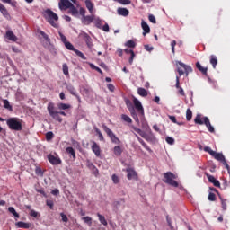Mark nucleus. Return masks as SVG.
Listing matches in <instances>:
<instances>
[{"mask_svg": "<svg viewBox=\"0 0 230 230\" xmlns=\"http://www.w3.org/2000/svg\"><path fill=\"white\" fill-rule=\"evenodd\" d=\"M204 152H208V154H209V155L214 157V159H216L217 161H220V163H222L223 165L226 168L227 172H230V166L227 164V161H226V156H224V154L217 153V152L213 151V149H211V147H209V146H205Z\"/></svg>", "mask_w": 230, "mask_h": 230, "instance_id": "f257e3e1", "label": "nucleus"}, {"mask_svg": "<svg viewBox=\"0 0 230 230\" xmlns=\"http://www.w3.org/2000/svg\"><path fill=\"white\" fill-rule=\"evenodd\" d=\"M6 125L10 130H14L15 132H21L22 130V122L19 118H9L6 120Z\"/></svg>", "mask_w": 230, "mask_h": 230, "instance_id": "f03ea898", "label": "nucleus"}, {"mask_svg": "<svg viewBox=\"0 0 230 230\" xmlns=\"http://www.w3.org/2000/svg\"><path fill=\"white\" fill-rule=\"evenodd\" d=\"M194 122L196 123V125H206L207 128L208 129V132H215V128L211 126V122L209 121V118L208 117H204L202 119V115L198 114L194 119Z\"/></svg>", "mask_w": 230, "mask_h": 230, "instance_id": "7ed1b4c3", "label": "nucleus"}, {"mask_svg": "<svg viewBox=\"0 0 230 230\" xmlns=\"http://www.w3.org/2000/svg\"><path fill=\"white\" fill-rule=\"evenodd\" d=\"M175 179H177V175H175L172 172H167L164 173V182H165V184L172 186V188H179V182H177Z\"/></svg>", "mask_w": 230, "mask_h": 230, "instance_id": "20e7f679", "label": "nucleus"}, {"mask_svg": "<svg viewBox=\"0 0 230 230\" xmlns=\"http://www.w3.org/2000/svg\"><path fill=\"white\" fill-rule=\"evenodd\" d=\"M47 111L50 117H52L55 121H58V123H62L63 119L62 117L58 116V111L55 107V103L49 102L47 106Z\"/></svg>", "mask_w": 230, "mask_h": 230, "instance_id": "39448f33", "label": "nucleus"}, {"mask_svg": "<svg viewBox=\"0 0 230 230\" xmlns=\"http://www.w3.org/2000/svg\"><path fill=\"white\" fill-rule=\"evenodd\" d=\"M176 66H177L179 76H182V75H186V76H188L190 73H193V68H191V66L181 61L176 62Z\"/></svg>", "mask_w": 230, "mask_h": 230, "instance_id": "423d86ee", "label": "nucleus"}, {"mask_svg": "<svg viewBox=\"0 0 230 230\" xmlns=\"http://www.w3.org/2000/svg\"><path fill=\"white\" fill-rule=\"evenodd\" d=\"M45 19L53 26V28H58V25L55 22V21H58V15L55 13V12L47 9L45 11Z\"/></svg>", "mask_w": 230, "mask_h": 230, "instance_id": "0eeeda50", "label": "nucleus"}, {"mask_svg": "<svg viewBox=\"0 0 230 230\" xmlns=\"http://www.w3.org/2000/svg\"><path fill=\"white\" fill-rule=\"evenodd\" d=\"M102 129L104 132H106L108 137L111 139V142L113 143V145H121V140L116 136V134L109 128L105 124L102 125Z\"/></svg>", "mask_w": 230, "mask_h": 230, "instance_id": "6e6552de", "label": "nucleus"}, {"mask_svg": "<svg viewBox=\"0 0 230 230\" xmlns=\"http://www.w3.org/2000/svg\"><path fill=\"white\" fill-rule=\"evenodd\" d=\"M65 48H66V49H69V51H75V55H77V57L82 58V60H87V57H85V55H84L82 51L76 49L75 46L71 44V42L69 41L65 42Z\"/></svg>", "mask_w": 230, "mask_h": 230, "instance_id": "1a4fd4ad", "label": "nucleus"}, {"mask_svg": "<svg viewBox=\"0 0 230 230\" xmlns=\"http://www.w3.org/2000/svg\"><path fill=\"white\" fill-rule=\"evenodd\" d=\"M133 103L138 116L140 118H145V109H143V105L141 104V102H139V100H137V98H134Z\"/></svg>", "mask_w": 230, "mask_h": 230, "instance_id": "9d476101", "label": "nucleus"}, {"mask_svg": "<svg viewBox=\"0 0 230 230\" xmlns=\"http://www.w3.org/2000/svg\"><path fill=\"white\" fill-rule=\"evenodd\" d=\"M83 40L86 43L88 48H93V39H91V36L87 34L86 32H83L79 35Z\"/></svg>", "mask_w": 230, "mask_h": 230, "instance_id": "9b49d317", "label": "nucleus"}, {"mask_svg": "<svg viewBox=\"0 0 230 230\" xmlns=\"http://www.w3.org/2000/svg\"><path fill=\"white\" fill-rule=\"evenodd\" d=\"M126 172L128 173L127 178L128 179V181H132V179L134 181H137V172L134 169L128 168Z\"/></svg>", "mask_w": 230, "mask_h": 230, "instance_id": "f8f14e48", "label": "nucleus"}, {"mask_svg": "<svg viewBox=\"0 0 230 230\" xmlns=\"http://www.w3.org/2000/svg\"><path fill=\"white\" fill-rule=\"evenodd\" d=\"M58 6L60 10H69L70 6H73V3L69 0H60Z\"/></svg>", "mask_w": 230, "mask_h": 230, "instance_id": "ddd939ff", "label": "nucleus"}, {"mask_svg": "<svg viewBox=\"0 0 230 230\" xmlns=\"http://www.w3.org/2000/svg\"><path fill=\"white\" fill-rule=\"evenodd\" d=\"M92 152L95 154L96 157H101L102 155V149L100 148V146L95 142H92Z\"/></svg>", "mask_w": 230, "mask_h": 230, "instance_id": "4468645a", "label": "nucleus"}, {"mask_svg": "<svg viewBox=\"0 0 230 230\" xmlns=\"http://www.w3.org/2000/svg\"><path fill=\"white\" fill-rule=\"evenodd\" d=\"M48 159L50 164H53V165L62 164V160L59 157H57L53 155H49Z\"/></svg>", "mask_w": 230, "mask_h": 230, "instance_id": "2eb2a0df", "label": "nucleus"}, {"mask_svg": "<svg viewBox=\"0 0 230 230\" xmlns=\"http://www.w3.org/2000/svg\"><path fill=\"white\" fill-rule=\"evenodd\" d=\"M175 87H176V89H178V93H179V94H181V96H186V93H184V89H182V87H181V79L179 76H176Z\"/></svg>", "mask_w": 230, "mask_h": 230, "instance_id": "dca6fc26", "label": "nucleus"}, {"mask_svg": "<svg viewBox=\"0 0 230 230\" xmlns=\"http://www.w3.org/2000/svg\"><path fill=\"white\" fill-rule=\"evenodd\" d=\"M118 15H121L122 17H128V14L130 13V11L125 7H119L117 9Z\"/></svg>", "mask_w": 230, "mask_h": 230, "instance_id": "f3484780", "label": "nucleus"}, {"mask_svg": "<svg viewBox=\"0 0 230 230\" xmlns=\"http://www.w3.org/2000/svg\"><path fill=\"white\" fill-rule=\"evenodd\" d=\"M93 21H94V15L84 16L82 18V22L85 26H89V24H91V22H93Z\"/></svg>", "mask_w": 230, "mask_h": 230, "instance_id": "a211bd4d", "label": "nucleus"}, {"mask_svg": "<svg viewBox=\"0 0 230 230\" xmlns=\"http://www.w3.org/2000/svg\"><path fill=\"white\" fill-rule=\"evenodd\" d=\"M124 52L127 53V55L130 54V58H129L128 63L130 64V66H132V64L134 62V58L136 57V54L134 53V50L128 49H125Z\"/></svg>", "mask_w": 230, "mask_h": 230, "instance_id": "6ab92c4d", "label": "nucleus"}, {"mask_svg": "<svg viewBox=\"0 0 230 230\" xmlns=\"http://www.w3.org/2000/svg\"><path fill=\"white\" fill-rule=\"evenodd\" d=\"M5 37L13 42H17V36H15V34H13V31H7L5 33Z\"/></svg>", "mask_w": 230, "mask_h": 230, "instance_id": "aec40b11", "label": "nucleus"}, {"mask_svg": "<svg viewBox=\"0 0 230 230\" xmlns=\"http://www.w3.org/2000/svg\"><path fill=\"white\" fill-rule=\"evenodd\" d=\"M196 67L204 76H208V67H203L202 65H200L199 62L196 63Z\"/></svg>", "mask_w": 230, "mask_h": 230, "instance_id": "412c9836", "label": "nucleus"}, {"mask_svg": "<svg viewBox=\"0 0 230 230\" xmlns=\"http://www.w3.org/2000/svg\"><path fill=\"white\" fill-rule=\"evenodd\" d=\"M141 26H142V30H144L143 35H146V33H150V26H148V23H146L145 20H142Z\"/></svg>", "mask_w": 230, "mask_h": 230, "instance_id": "4be33fe9", "label": "nucleus"}, {"mask_svg": "<svg viewBox=\"0 0 230 230\" xmlns=\"http://www.w3.org/2000/svg\"><path fill=\"white\" fill-rule=\"evenodd\" d=\"M15 226L20 229H30V223H24L22 221H19L15 223Z\"/></svg>", "mask_w": 230, "mask_h": 230, "instance_id": "5701e85b", "label": "nucleus"}, {"mask_svg": "<svg viewBox=\"0 0 230 230\" xmlns=\"http://www.w3.org/2000/svg\"><path fill=\"white\" fill-rule=\"evenodd\" d=\"M0 12L2 13V15H4V17L8 18L10 17V13H8V9H6V7L0 3Z\"/></svg>", "mask_w": 230, "mask_h": 230, "instance_id": "b1692460", "label": "nucleus"}, {"mask_svg": "<svg viewBox=\"0 0 230 230\" xmlns=\"http://www.w3.org/2000/svg\"><path fill=\"white\" fill-rule=\"evenodd\" d=\"M210 64L214 69H217V66L218 65V58H217V56H210Z\"/></svg>", "mask_w": 230, "mask_h": 230, "instance_id": "393cba45", "label": "nucleus"}, {"mask_svg": "<svg viewBox=\"0 0 230 230\" xmlns=\"http://www.w3.org/2000/svg\"><path fill=\"white\" fill-rule=\"evenodd\" d=\"M85 6L87 10H89L90 13H93L94 12V4H93V2H91V0H85Z\"/></svg>", "mask_w": 230, "mask_h": 230, "instance_id": "a878e982", "label": "nucleus"}, {"mask_svg": "<svg viewBox=\"0 0 230 230\" xmlns=\"http://www.w3.org/2000/svg\"><path fill=\"white\" fill-rule=\"evenodd\" d=\"M113 154H114V155H116L117 157H119V155H121V154H123V150L121 149V146H116L113 148Z\"/></svg>", "mask_w": 230, "mask_h": 230, "instance_id": "bb28decb", "label": "nucleus"}, {"mask_svg": "<svg viewBox=\"0 0 230 230\" xmlns=\"http://www.w3.org/2000/svg\"><path fill=\"white\" fill-rule=\"evenodd\" d=\"M66 154L71 155L74 160L76 159V152H75V149L73 147H66Z\"/></svg>", "mask_w": 230, "mask_h": 230, "instance_id": "cd10ccee", "label": "nucleus"}, {"mask_svg": "<svg viewBox=\"0 0 230 230\" xmlns=\"http://www.w3.org/2000/svg\"><path fill=\"white\" fill-rule=\"evenodd\" d=\"M58 109L59 111H67V109H71V105L61 102L58 104Z\"/></svg>", "mask_w": 230, "mask_h": 230, "instance_id": "c85d7f7f", "label": "nucleus"}, {"mask_svg": "<svg viewBox=\"0 0 230 230\" xmlns=\"http://www.w3.org/2000/svg\"><path fill=\"white\" fill-rule=\"evenodd\" d=\"M68 10L69 13H71V15H73L74 17H76V15H78V9H76L74 4H72V6H70Z\"/></svg>", "mask_w": 230, "mask_h": 230, "instance_id": "c756f323", "label": "nucleus"}, {"mask_svg": "<svg viewBox=\"0 0 230 230\" xmlns=\"http://www.w3.org/2000/svg\"><path fill=\"white\" fill-rule=\"evenodd\" d=\"M97 217L99 218V222H101L102 224V226L108 225L107 219H105V216H102V214L97 213Z\"/></svg>", "mask_w": 230, "mask_h": 230, "instance_id": "7c9ffc66", "label": "nucleus"}, {"mask_svg": "<svg viewBox=\"0 0 230 230\" xmlns=\"http://www.w3.org/2000/svg\"><path fill=\"white\" fill-rule=\"evenodd\" d=\"M66 89L70 93V94H72V96H77L76 90L75 89V86L68 84V85H66Z\"/></svg>", "mask_w": 230, "mask_h": 230, "instance_id": "2f4dec72", "label": "nucleus"}, {"mask_svg": "<svg viewBox=\"0 0 230 230\" xmlns=\"http://www.w3.org/2000/svg\"><path fill=\"white\" fill-rule=\"evenodd\" d=\"M137 93L139 96H143V97L148 96V92L145 88H138Z\"/></svg>", "mask_w": 230, "mask_h": 230, "instance_id": "473e14b6", "label": "nucleus"}, {"mask_svg": "<svg viewBox=\"0 0 230 230\" xmlns=\"http://www.w3.org/2000/svg\"><path fill=\"white\" fill-rule=\"evenodd\" d=\"M191 118H193V112L190 109H187L186 111V119L187 121H191Z\"/></svg>", "mask_w": 230, "mask_h": 230, "instance_id": "72a5a7b5", "label": "nucleus"}, {"mask_svg": "<svg viewBox=\"0 0 230 230\" xmlns=\"http://www.w3.org/2000/svg\"><path fill=\"white\" fill-rule=\"evenodd\" d=\"M8 211L9 213H12V215H13V217H15L16 218H19V213H17V211L15 210V208L13 207H9L8 208Z\"/></svg>", "mask_w": 230, "mask_h": 230, "instance_id": "f704fd0d", "label": "nucleus"}, {"mask_svg": "<svg viewBox=\"0 0 230 230\" xmlns=\"http://www.w3.org/2000/svg\"><path fill=\"white\" fill-rule=\"evenodd\" d=\"M82 220H84V222L85 224H88L89 226H93V218L89 216L82 217Z\"/></svg>", "mask_w": 230, "mask_h": 230, "instance_id": "c9c22d12", "label": "nucleus"}, {"mask_svg": "<svg viewBox=\"0 0 230 230\" xmlns=\"http://www.w3.org/2000/svg\"><path fill=\"white\" fill-rule=\"evenodd\" d=\"M130 112H131V116H132L133 119L136 121V123L139 124V117H137L136 111L131 110Z\"/></svg>", "mask_w": 230, "mask_h": 230, "instance_id": "e433bc0d", "label": "nucleus"}, {"mask_svg": "<svg viewBox=\"0 0 230 230\" xmlns=\"http://www.w3.org/2000/svg\"><path fill=\"white\" fill-rule=\"evenodd\" d=\"M63 74L65 76H69V66H67V64H63Z\"/></svg>", "mask_w": 230, "mask_h": 230, "instance_id": "4c0bfd02", "label": "nucleus"}, {"mask_svg": "<svg viewBox=\"0 0 230 230\" xmlns=\"http://www.w3.org/2000/svg\"><path fill=\"white\" fill-rule=\"evenodd\" d=\"M95 132L98 135L100 141H105V137H103V134H102V131L98 128H95Z\"/></svg>", "mask_w": 230, "mask_h": 230, "instance_id": "58836bf2", "label": "nucleus"}, {"mask_svg": "<svg viewBox=\"0 0 230 230\" xmlns=\"http://www.w3.org/2000/svg\"><path fill=\"white\" fill-rule=\"evenodd\" d=\"M89 66H90L91 69H94L95 71L100 73V75H103V71H102L101 68L96 66L94 64L90 63Z\"/></svg>", "mask_w": 230, "mask_h": 230, "instance_id": "ea45409f", "label": "nucleus"}, {"mask_svg": "<svg viewBox=\"0 0 230 230\" xmlns=\"http://www.w3.org/2000/svg\"><path fill=\"white\" fill-rule=\"evenodd\" d=\"M125 46H126L127 48H136V43H135L134 40H128V41L125 43Z\"/></svg>", "mask_w": 230, "mask_h": 230, "instance_id": "a19ab883", "label": "nucleus"}, {"mask_svg": "<svg viewBox=\"0 0 230 230\" xmlns=\"http://www.w3.org/2000/svg\"><path fill=\"white\" fill-rule=\"evenodd\" d=\"M133 130L135 132H137V134H139V136H141V137H145V133L143 132V130H141L140 128H137V127H132Z\"/></svg>", "mask_w": 230, "mask_h": 230, "instance_id": "79ce46f5", "label": "nucleus"}, {"mask_svg": "<svg viewBox=\"0 0 230 230\" xmlns=\"http://www.w3.org/2000/svg\"><path fill=\"white\" fill-rule=\"evenodd\" d=\"M121 119H123V121H126V123H132V119L128 115L122 114Z\"/></svg>", "mask_w": 230, "mask_h": 230, "instance_id": "37998d69", "label": "nucleus"}, {"mask_svg": "<svg viewBox=\"0 0 230 230\" xmlns=\"http://www.w3.org/2000/svg\"><path fill=\"white\" fill-rule=\"evenodd\" d=\"M219 199L221 200L222 208L224 211H226V209H227V199H224L222 197H219Z\"/></svg>", "mask_w": 230, "mask_h": 230, "instance_id": "c03bdc74", "label": "nucleus"}, {"mask_svg": "<svg viewBox=\"0 0 230 230\" xmlns=\"http://www.w3.org/2000/svg\"><path fill=\"white\" fill-rule=\"evenodd\" d=\"M208 200H210V202H215L217 200V195H215V193H213V192H210L208 194Z\"/></svg>", "mask_w": 230, "mask_h": 230, "instance_id": "a18cd8bd", "label": "nucleus"}, {"mask_svg": "<svg viewBox=\"0 0 230 230\" xmlns=\"http://www.w3.org/2000/svg\"><path fill=\"white\" fill-rule=\"evenodd\" d=\"M30 215H31V217H33V218H38V217H40V214H39V212H37L33 209H31L30 211Z\"/></svg>", "mask_w": 230, "mask_h": 230, "instance_id": "49530a36", "label": "nucleus"}, {"mask_svg": "<svg viewBox=\"0 0 230 230\" xmlns=\"http://www.w3.org/2000/svg\"><path fill=\"white\" fill-rule=\"evenodd\" d=\"M54 137V134L51 131H49L46 133V139L47 141H51V139Z\"/></svg>", "mask_w": 230, "mask_h": 230, "instance_id": "de8ad7c7", "label": "nucleus"}, {"mask_svg": "<svg viewBox=\"0 0 230 230\" xmlns=\"http://www.w3.org/2000/svg\"><path fill=\"white\" fill-rule=\"evenodd\" d=\"M115 1L124 5L130 4L132 3V1L130 0H115Z\"/></svg>", "mask_w": 230, "mask_h": 230, "instance_id": "09e8293b", "label": "nucleus"}, {"mask_svg": "<svg viewBox=\"0 0 230 230\" xmlns=\"http://www.w3.org/2000/svg\"><path fill=\"white\" fill-rule=\"evenodd\" d=\"M111 179H112V181H113L114 184H119V177H118V175L113 174V175L111 176Z\"/></svg>", "mask_w": 230, "mask_h": 230, "instance_id": "8fccbe9b", "label": "nucleus"}, {"mask_svg": "<svg viewBox=\"0 0 230 230\" xmlns=\"http://www.w3.org/2000/svg\"><path fill=\"white\" fill-rule=\"evenodd\" d=\"M165 140H166V143H168V145H173L175 143V139H173V137H167Z\"/></svg>", "mask_w": 230, "mask_h": 230, "instance_id": "3c124183", "label": "nucleus"}, {"mask_svg": "<svg viewBox=\"0 0 230 230\" xmlns=\"http://www.w3.org/2000/svg\"><path fill=\"white\" fill-rule=\"evenodd\" d=\"M4 109H12V105H10V102L8 100H4L3 102Z\"/></svg>", "mask_w": 230, "mask_h": 230, "instance_id": "603ef678", "label": "nucleus"}, {"mask_svg": "<svg viewBox=\"0 0 230 230\" xmlns=\"http://www.w3.org/2000/svg\"><path fill=\"white\" fill-rule=\"evenodd\" d=\"M148 20H149L150 22H152L153 24H156V22H157V21L155 20V16H154V14H149Z\"/></svg>", "mask_w": 230, "mask_h": 230, "instance_id": "864d4df0", "label": "nucleus"}, {"mask_svg": "<svg viewBox=\"0 0 230 230\" xmlns=\"http://www.w3.org/2000/svg\"><path fill=\"white\" fill-rule=\"evenodd\" d=\"M46 204L49 206V208H50V209H53V206H55V203L51 199H47Z\"/></svg>", "mask_w": 230, "mask_h": 230, "instance_id": "5fc2aeb1", "label": "nucleus"}, {"mask_svg": "<svg viewBox=\"0 0 230 230\" xmlns=\"http://www.w3.org/2000/svg\"><path fill=\"white\" fill-rule=\"evenodd\" d=\"M40 34L41 35V37H43L45 40L49 41V37L48 36V34H46V32H44L43 31H40Z\"/></svg>", "mask_w": 230, "mask_h": 230, "instance_id": "6e6d98bb", "label": "nucleus"}, {"mask_svg": "<svg viewBox=\"0 0 230 230\" xmlns=\"http://www.w3.org/2000/svg\"><path fill=\"white\" fill-rule=\"evenodd\" d=\"M175 46H177V41H176V40H172V41L171 42V48H172V52L173 54H175Z\"/></svg>", "mask_w": 230, "mask_h": 230, "instance_id": "4d7b16f0", "label": "nucleus"}, {"mask_svg": "<svg viewBox=\"0 0 230 230\" xmlns=\"http://www.w3.org/2000/svg\"><path fill=\"white\" fill-rule=\"evenodd\" d=\"M60 217L62 218V222H66V223L69 222V218H67V216L66 214L61 213Z\"/></svg>", "mask_w": 230, "mask_h": 230, "instance_id": "13d9d810", "label": "nucleus"}, {"mask_svg": "<svg viewBox=\"0 0 230 230\" xmlns=\"http://www.w3.org/2000/svg\"><path fill=\"white\" fill-rule=\"evenodd\" d=\"M36 175H40V177H44V172L40 168L36 169Z\"/></svg>", "mask_w": 230, "mask_h": 230, "instance_id": "bf43d9fd", "label": "nucleus"}, {"mask_svg": "<svg viewBox=\"0 0 230 230\" xmlns=\"http://www.w3.org/2000/svg\"><path fill=\"white\" fill-rule=\"evenodd\" d=\"M107 88L109 89V91H111V93H114L115 89H116V87H114V84H109L107 85Z\"/></svg>", "mask_w": 230, "mask_h": 230, "instance_id": "052dcab7", "label": "nucleus"}, {"mask_svg": "<svg viewBox=\"0 0 230 230\" xmlns=\"http://www.w3.org/2000/svg\"><path fill=\"white\" fill-rule=\"evenodd\" d=\"M207 178L208 179V182H214V181H216L217 179H215V176H213V175H209V174H208L207 175Z\"/></svg>", "mask_w": 230, "mask_h": 230, "instance_id": "680f3d73", "label": "nucleus"}, {"mask_svg": "<svg viewBox=\"0 0 230 230\" xmlns=\"http://www.w3.org/2000/svg\"><path fill=\"white\" fill-rule=\"evenodd\" d=\"M51 194L52 195H56V196L59 195L60 194V190L58 189H54V190H52Z\"/></svg>", "mask_w": 230, "mask_h": 230, "instance_id": "e2e57ef3", "label": "nucleus"}, {"mask_svg": "<svg viewBox=\"0 0 230 230\" xmlns=\"http://www.w3.org/2000/svg\"><path fill=\"white\" fill-rule=\"evenodd\" d=\"M146 51H153L154 50V47H151L149 45H145L144 46Z\"/></svg>", "mask_w": 230, "mask_h": 230, "instance_id": "0e129e2a", "label": "nucleus"}, {"mask_svg": "<svg viewBox=\"0 0 230 230\" xmlns=\"http://www.w3.org/2000/svg\"><path fill=\"white\" fill-rule=\"evenodd\" d=\"M169 119H170L172 123H177V119L175 118V116L169 115Z\"/></svg>", "mask_w": 230, "mask_h": 230, "instance_id": "69168bd1", "label": "nucleus"}, {"mask_svg": "<svg viewBox=\"0 0 230 230\" xmlns=\"http://www.w3.org/2000/svg\"><path fill=\"white\" fill-rule=\"evenodd\" d=\"M142 146H144V148H146V150H150V147L148 146V145H146V143H145L144 140H142L141 142Z\"/></svg>", "mask_w": 230, "mask_h": 230, "instance_id": "338daca9", "label": "nucleus"}, {"mask_svg": "<svg viewBox=\"0 0 230 230\" xmlns=\"http://www.w3.org/2000/svg\"><path fill=\"white\" fill-rule=\"evenodd\" d=\"M79 13L82 17H85V10L84 9V7L80 8Z\"/></svg>", "mask_w": 230, "mask_h": 230, "instance_id": "774afa93", "label": "nucleus"}]
</instances>
